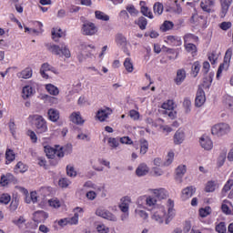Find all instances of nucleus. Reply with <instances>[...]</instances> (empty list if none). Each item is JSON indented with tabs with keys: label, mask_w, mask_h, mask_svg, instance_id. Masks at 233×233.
<instances>
[{
	"label": "nucleus",
	"mask_w": 233,
	"mask_h": 233,
	"mask_svg": "<svg viewBox=\"0 0 233 233\" xmlns=\"http://www.w3.org/2000/svg\"><path fill=\"white\" fill-rule=\"evenodd\" d=\"M44 150L48 159H53L50 161L51 165H57V163H59V159H61V157H65V147H59V146H56V148H54L50 146H46L44 147Z\"/></svg>",
	"instance_id": "obj_1"
},
{
	"label": "nucleus",
	"mask_w": 233,
	"mask_h": 233,
	"mask_svg": "<svg viewBox=\"0 0 233 233\" xmlns=\"http://www.w3.org/2000/svg\"><path fill=\"white\" fill-rule=\"evenodd\" d=\"M33 121L36 134H45V132H48V125L43 116L34 115Z\"/></svg>",
	"instance_id": "obj_2"
},
{
	"label": "nucleus",
	"mask_w": 233,
	"mask_h": 233,
	"mask_svg": "<svg viewBox=\"0 0 233 233\" xmlns=\"http://www.w3.org/2000/svg\"><path fill=\"white\" fill-rule=\"evenodd\" d=\"M48 51L51 52V54H54L55 56H64L67 59L70 58V49H68V46L66 45H62L61 46L57 45H51L48 46Z\"/></svg>",
	"instance_id": "obj_3"
},
{
	"label": "nucleus",
	"mask_w": 233,
	"mask_h": 233,
	"mask_svg": "<svg viewBox=\"0 0 233 233\" xmlns=\"http://www.w3.org/2000/svg\"><path fill=\"white\" fill-rule=\"evenodd\" d=\"M83 35H96L99 32V27L94 22L86 20L81 28Z\"/></svg>",
	"instance_id": "obj_4"
},
{
	"label": "nucleus",
	"mask_w": 233,
	"mask_h": 233,
	"mask_svg": "<svg viewBox=\"0 0 233 233\" xmlns=\"http://www.w3.org/2000/svg\"><path fill=\"white\" fill-rule=\"evenodd\" d=\"M232 47L228 48V50L225 53L224 56V62L220 64L218 72H217V77H219L221 74H223V70H228V66H230V60L232 59Z\"/></svg>",
	"instance_id": "obj_5"
},
{
	"label": "nucleus",
	"mask_w": 233,
	"mask_h": 233,
	"mask_svg": "<svg viewBox=\"0 0 233 233\" xmlns=\"http://www.w3.org/2000/svg\"><path fill=\"white\" fill-rule=\"evenodd\" d=\"M228 132H230V126L227 123L217 124L211 128L213 136H225Z\"/></svg>",
	"instance_id": "obj_6"
},
{
	"label": "nucleus",
	"mask_w": 233,
	"mask_h": 233,
	"mask_svg": "<svg viewBox=\"0 0 233 233\" xmlns=\"http://www.w3.org/2000/svg\"><path fill=\"white\" fill-rule=\"evenodd\" d=\"M96 215L98 216L99 218H103L104 219H107V221H117V218L115 217L114 214L101 208L96 210Z\"/></svg>",
	"instance_id": "obj_7"
},
{
	"label": "nucleus",
	"mask_w": 233,
	"mask_h": 233,
	"mask_svg": "<svg viewBox=\"0 0 233 233\" xmlns=\"http://www.w3.org/2000/svg\"><path fill=\"white\" fill-rule=\"evenodd\" d=\"M46 72H53V74H59V72H57V69H56V67L52 66L48 63H44V64H42L41 68H40V76L44 79H48V77H49L48 74H46Z\"/></svg>",
	"instance_id": "obj_8"
},
{
	"label": "nucleus",
	"mask_w": 233,
	"mask_h": 233,
	"mask_svg": "<svg viewBox=\"0 0 233 233\" xmlns=\"http://www.w3.org/2000/svg\"><path fill=\"white\" fill-rule=\"evenodd\" d=\"M190 23L195 26H205L207 25V17L195 13L190 18Z\"/></svg>",
	"instance_id": "obj_9"
},
{
	"label": "nucleus",
	"mask_w": 233,
	"mask_h": 233,
	"mask_svg": "<svg viewBox=\"0 0 233 233\" xmlns=\"http://www.w3.org/2000/svg\"><path fill=\"white\" fill-rule=\"evenodd\" d=\"M165 216H167V210H165V207L161 206L155 208L152 219L157 221V223H163V218H165Z\"/></svg>",
	"instance_id": "obj_10"
},
{
	"label": "nucleus",
	"mask_w": 233,
	"mask_h": 233,
	"mask_svg": "<svg viewBox=\"0 0 233 233\" xmlns=\"http://www.w3.org/2000/svg\"><path fill=\"white\" fill-rule=\"evenodd\" d=\"M207 101V97L205 96V91L203 88L198 87L197 91V96L195 98V106H203L205 105V102Z\"/></svg>",
	"instance_id": "obj_11"
},
{
	"label": "nucleus",
	"mask_w": 233,
	"mask_h": 233,
	"mask_svg": "<svg viewBox=\"0 0 233 233\" xmlns=\"http://www.w3.org/2000/svg\"><path fill=\"white\" fill-rule=\"evenodd\" d=\"M108 116H112V110L109 107H106L104 109H99L96 112V117L98 119V121L103 123L108 119Z\"/></svg>",
	"instance_id": "obj_12"
},
{
	"label": "nucleus",
	"mask_w": 233,
	"mask_h": 233,
	"mask_svg": "<svg viewBox=\"0 0 233 233\" xmlns=\"http://www.w3.org/2000/svg\"><path fill=\"white\" fill-rule=\"evenodd\" d=\"M74 216L72 218H67V225H77L79 223V214H83L85 210L82 208L76 207L74 208Z\"/></svg>",
	"instance_id": "obj_13"
},
{
	"label": "nucleus",
	"mask_w": 233,
	"mask_h": 233,
	"mask_svg": "<svg viewBox=\"0 0 233 233\" xmlns=\"http://www.w3.org/2000/svg\"><path fill=\"white\" fill-rule=\"evenodd\" d=\"M194 194H196V187L192 186L187 187L186 188L182 189V193H181L182 201H187V199H190V198H192Z\"/></svg>",
	"instance_id": "obj_14"
},
{
	"label": "nucleus",
	"mask_w": 233,
	"mask_h": 233,
	"mask_svg": "<svg viewBox=\"0 0 233 233\" xmlns=\"http://www.w3.org/2000/svg\"><path fill=\"white\" fill-rule=\"evenodd\" d=\"M165 43L170 45V46H181V37L177 35H167L166 37Z\"/></svg>",
	"instance_id": "obj_15"
},
{
	"label": "nucleus",
	"mask_w": 233,
	"mask_h": 233,
	"mask_svg": "<svg viewBox=\"0 0 233 233\" xmlns=\"http://www.w3.org/2000/svg\"><path fill=\"white\" fill-rule=\"evenodd\" d=\"M216 5V0H202L200 2V7L203 12H207V14H210L212 12V6Z\"/></svg>",
	"instance_id": "obj_16"
},
{
	"label": "nucleus",
	"mask_w": 233,
	"mask_h": 233,
	"mask_svg": "<svg viewBox=\"0 0 233 233\" xmlns=\"http://www.w3.org/2000/svg\"><path fill=\"white\" fill-rule=\"evenodd\" d=\"M48 219V214L43 210L35 211L34 213L35 223H43Z\"/></svg>",
	"instance_id": "obj_17"
},
{
	"label": "nucleus",
	"mask_w": 233,
	"mask_h": 233,
	"mask_svg": "<svg viewBox=\"0 0 233 233\" xmlns=\"http://www.w3.org/2000/svg\"><path fill=\"white\" fill-rule=\"evenodd\" d=\"M130 203H131L130 197H123L121 198V203L119 205V208L121 212H123L124 214H127L128 208L130 207Z\"/></svg>",
	"instance_id": "obj_18"
},
{
	"label": "nucleus",
	"mask_w": 233,
	"mask_h": 233,
	"mask_svg": "<svg viewBox=\"0 0 233 233\" xmlns=\"http://www.w3.org/2000/svg\"><path fill=\"white\" fill-rule=\"evenodd\" d=\"M15 179V177L12 175V173H6L5 175H2L0 178V185L2 187H6L7 185H10Z\"/></svg>",
	"instance_id": "obj_19"
},
{
	"label": "nucleus",
	"mask_w": 233,
	"mask_h": 233,
	"mask_svg": "<svg viewBox=\"0 0 233 233\" xmlns=\"http://www.w3.org/2000/svg\"><path fill=\"white\" fill-rule=\"evenodd\" d=\"M69 121L75 125H83L85 123L80 112H73L69 116Z\"/></svg>",
	"instance_id": "obj_20"
},
{
	"label": "nucleus",
	"mask_w": 233,
	"mask_h": 233,
	"mask_svg": "<svg viewBox=\"0 0 233 233\" xmlns=\"http://www.w3.org/2000/svg\"><path fill=\"white\" fill-rule=\"evenodd\" d=\"M200 145L204 150H212L214 144L212 143V140L208 138V137H201L200 138Z\"/></svg>",
	"instance_id": "obj_21"
},
{
	"label": "nucleus",
	"mask_w": 233,
	"mask_h": 233,
	"mask_svg": "<svg viewBox=\"0 0 233 233\" xmlns=\"http://www.w3.org/2000/svg\"><path fill=\"white\" fill-rule=\"evenodd\" d=\"M229 206L232 207V202L228 199L223 200L221 210L223 214H226V216H232V209H230Z\"/></svg>",
	"instance_id": "obj_22"
},
{
	"label": "nucleus",
	"mask_w": 233,
	"mask_h": 233,
	"mask_svg": "<svg viewBox=\"0 0 233 233\" xmlns=\"http://www.w3.org/2000/svg\"><path fill=\"white\" fill-rule=\"evenodd\" d=\"M47 115L49 121H52L53 123H56V121H59V110L50 108L48 109Z\"/></svg>",
	"instance_id": "obj_23"
},
{
	"label": "nucleus",
	"mask_w": 233,
	"mask_h": 233,
	"mask_svg": "<svg viewBox=\"0 0 233 233\" xmlns=\"http://www.w3.org/2000/svg\"><path fill=\"white\" fill-rule=\"evenodd\" d=\"M33 74H34V71L31 69V67H25L24 70L18 73L17 76L20 79H30Z\"/></svg>",
	"instance_id": "obj_24"
},
{
	"label": "nucleus",
	"mask_w": 233,
	"mask_h": 233,
	"mask_svg": "<svg viewBox=\"0 0 233 233\" xmlns=\"http://www.w3.org/2000/svg\"><path fill=\"white\" fill-rule=\"evenodd\" d=\"M184 47L187 54H191L192 57L198 56V46L194 44H184Z\"/></svg>",
	"instance_id": "obj_25"
},
{
	"label": "nucleus",
	"mask_w": 233,
	"mask_h": 233,
	"mask_svg": "<svg viewBox=\"0 0 233 233\" xmlns=\"http://www.w3.org/2000/svg\"><path fill=\"white\" fill-rule=\"evenodd\" d=\"M15 161V153L14 150L7 148L5 150V165H10Z\"/></svg>",
	"instance_id": "obj_26"
},
{
	"label": "nucleus",
	"mask_w": 233,
	"mask_h": 233,
	"mask_svg": "<svg viewBox=\"0 0 233 233\" xmlns=\"http://www.w3.org/2000/svg\"><path fill=\"white\" fill-rule=\"evenodd\" d=\"M115 42L117 45V46H127V41L125 35L121 33H118L115 36Z\"/></svg>",
	"instance_id": "obj_27"
},
{
	"label": "nucleus",
	"mask_w": 233,
	"mask_h": 233,
	"mask_svg": "<svg viewBox=\"0 0 233 233\" xmlns=\"http://www.w3.org/2000/svg\"><path fill=\"white\" fill-rule=\"evenodd\" d=\"M88 48H91V50H94L96 49V46L94 45H86V44L81 45V52L83 56H86V57H90V56H92V51L88 50Z\"/></svg>",
	"instance_id": "obj_28"
},
{
	"label": "nucleus",
	"mask_w": 233,
	"mask_h": 233,
	"mask_svg": "<svg viewBox=\"0 0 233 233\" xmlns=\"http://www.w3.org/2000/svg\"><path fill=\"white\" fill-rule=\"evenodd\" d=\"M198 41H199V37L196 36L194 34L188 33L184 35V45L198 43Z\"/></svg>",
	"instance_id": "obj_29"
},
{
	"label": "nucleus",
	"mask_w": 233,
	"mask_h": 233,
	"mask_svg": "<svg viewBox=\"0 0 233 233\" xmlns=\"http://www.w3.org/2000/svg\"><path fill=\"white\" fill-rule=\"evenodd\" d=\"M185 141V132L177 130L174 135V143L175 145H181Z\"/></svg>",
	"instance_id": "obj_30"
},
{
	"label": "nucleus",
	"mask_w": 233,
	"mask_h": 233,
	"mask_svg": "<svg viewBox=\"0 0 233 233\" xmlns=\"http://www.w3.org/2000/svg\"><path fill=\"white\" fill-rule=\"evenodd\" d=\"M187 77V72H185L184 69H179L177 72V77L175 79L176 85H181L185 81V78Z\"/></svg>",
	"instance_id": "obj_31"
},
{
	"label": "nucleus",
	"mask_w": 233,
	"mask_h": 233,
	"mask_svg": "<svg viewBox=\"0 0 233 233\" xmlns=\"http://www.w3.org/2000/svg\"><path fill=\"white\" fill-rule=\"evenodd\" d=\"M147 172H148V166H147V164H140L136 170V174L139 177H141L142 176H147Z\"/></svg>",
	"instance_id": "obj_32"
},
{
	"label": "nucleus",
	"mask_w": 233,
	"mask_h": 233,
	"mask_svg": "<svg viewBox=\"0 0 233 233\" xmlns=\"http://www.w3.org/2000/svg\"><path fill=\"white\" fill-rule=\"evenodd\" d=\"M223 105L225 107L228 108V110H232L233 112V96H225L223 99Z\"/></svg>",
	"instance_id": "obj_33"
},
{
	"label": "nucleus",
	"mask_w": 233,
	"mask_h": 233,
	"mask_svg": "<svg viewBox=\"0 0 233 233\" xmlns=\"http://www.w3.org/2000/svg\"><path fill=\"white\" fill-rule=\"evenodd\" d=\"M219 2L222 14H227V12H228V9L230 8V5H232V0H219Z\"/></svg>",
	"instance_id": "obj_34"
},
{
	"label": "nucleus",
	"mask_w": 233,
	"mask_h": 233,
	"mask_svg": "<svg viewBox=\"0 0 233 233\" xmlns=\"http://www.w3.org/2000/svg\"><path fill=\"white\" fill-rule=\"evenodd\" d=\"M46 90L51 96H59V88H57V86H54L52 84L46 85Z\"/></svg>",
	"instance_id": "obj_35"
},
{
	"label": "nucleus",
	"mask_w": 233,
	"mask_h": 233,
	"mask_svg": "<svg viewBox=\"0 0 233 233\" xmlns=\"http://www.w3.org/2000/svg\"><path fill=\"white\" fill-rule=\"evenodd\" d=\"M153 194H155L157 199H165L167 196L165 188L153 189Z\"/></svg>",
	"instance_id": "obj_36"
},
{
	"label": "nucleus",
	"mask_w": 233,
	"mask_h": 233,
	"mask_svg": "<svg viewBox=\"0 0 233 233\" xmlns=\"http://www.w3.org/2000/svg\"><path fill=\"white\" fill-rule=\"evenodd\" d=\"M95 17L98 21H110V16L103 11H95Z\"/></svg>",
	"instance_id": "obj_37"
},
{
	"label": "nucleus",
	"mask_w": 233,
	"mask_h": 233,
	"mask_svg": "<svg viewBox=\"0 0 233 233\" xmlns=\"http://www.w3.org/2000/svg\"><path fill=\"white\" fill-rule=\"evenodd\" d=\"M163 10H165V7L163 6V4L161 2H156L153 5V11L156 15H161L163 14Z\"/></svg>",
	"instance_id": "obj_38"
},
{
	"label": "nucleus",
	"mask_w": 233,
	"mask_h": 233,
	"mask_svg": "<svg viewBox=\"0 0 233 233\" xmlns=\"http://www.w3.org/2000/svg\"><path fill=\"white\" fill-rule=\"evenodd\" d=\"M199 70H201V63H199V61L194 62L191 67V74L193 77H198V74H199Z\"/></svg>",
	"instance_id": "obj_39"
},
{
	"label": "nucleus",
	"mask_w": 233,
	"mask_h": 233,
	"mask_svg": "<svg viewBox=\"0 0 233 233\" xmlns=\"http://www.w3.org/2000/svg\"><path fill=\"white\" fill-rule=\"evenodd\" d=\"M216 187H218V183L215 180H209L206 184L205 191L206 192H215Z\"/></svg>",
	"instance_id": "obj_40"
},
{
	"label": "nucleus",
	"mask_w": 233,
	"mask_h": 233,
	"mask_svg": "<svg viewBox=\"0 0 233 233\" xmlns=\"http://www.w3.org/2000/svg\"><path fill=\"white\" fill-rule=\"evenodd\" d=\"M124 66L129 74H132L134 72V64L132 63V59L130 57H127L124 61Z\"/></svg>",
	"instance_id": "obj_41"
},
{
	"label": "nucleus",
	"mask_w": 233,
	"mask_h": 233,
	"mask_svg": "<svg viewBox=\"0 0 233 233\" xmlns=\"http://www.w3.org/2000/svg\"><path fill=\"white\" fill-rule=\"evenodd\" d=\"M187 173V166H178L176 169V179H181L183 176Z\"/></svg>",
	"instance_id": "obj_42"
},
{
	"label": "nucleus",
	"mask_w": 233,
	"mask_h": 233,
	"mask_svg": "<svg viewBox=\"0 0 233 233\" xmlns=\"http://www.w3.org/2000/svg\"><path fill=\"white\" fill-rule=\"evenodd\" d=\"M136 24L140 28V30H146L147 25H148V21L147 20V18H145V16H140Z\"/></svg>",
	"instance_id": "obj_43"
},
{
	"label": "nucleus",
	"mask_w": 233,
	"mask_h": 233,
	"mask_svg": "<svg viewBox=\"0 0 233 233\" xmlns=\"http://www.w3.org/2000/svg\"><path fill=\"white\" fill-rule=\"evenodd\" d=\"M232 187H233V179L228 178L225 183L224 187H222V190H221L222 194H227V192H230V190H232Z\"/></svg>",
	"instance_id": "obj_44"
},
{
	"label": "nucleus",
	"mask_w": 233,
	"mask_h": 233,
	"mask_svg": "<svg viewBox=\"0 0 233 233\" xmlns=\"http://www.w3.org/2000/svg\"><path fill=\"white\" fill-rule=\"evenodd\" d=\"M167 207L168 219H172L174 218V201L172 199L167 200Z\"/></svg>",
	"instance_id": "obj_45"
},
{
	"label": "nucleus",
	"mask_w": 233,
	"mask_h": 233,
	"mask_svg": "<svg viewBox=\"0 0 233 233\" xmlns=\"http://www.w3.org/2000/svg\"><path fill=\"white\" fill-rule=\"evenodd\" d=\"M33 90L34 89H32V86H24L23 91H22L23 98L24 99H28V97H30V96H32Z\"/></svg>",
	"instance_id": "obj_46"
},
{
	"label": "nucleus",
	"mask_w": 233,
	"mask_h": 233,
	"mask_svg": "<svg viewBox=\"0 0 233 233\" xmlns=\"http://www.w3.org/2000/svg\"><path fill=\"white\" fill-rule=\"evenodd\" d=\"M15 170L23 174L28 170V166L20 161L16 164Z\"/></svg>",
	"instance_id": "obj_47"
},
{
	"label": "nucleus",
	"mask_w": 233,
	"mask_h": 233,
	"mask_svg": "<svg viewBox=\"0 0 233 233\" xmlns=\"http://www.w3.org/2000/svg\"><path fill=\"white\" fill-rule=\"evenodd\" d=\"M172 28H174V23L166 20L161 25L160 30H162V32H168V30H172Z\"/></svg>",
	"instance_id": "obj_48"
},
{
	"label": "nucleus",
	"mask_w": 233,
	"mask_h": 233,
	"mask_svg": "<svg viewBox=\"0 0 233 233\" xmlns=\"http://www.w3.org/2000/svg\"><path fill=\"white\" fill-rule=\"evenodd\" d=\"M212 214V208L210 207L201 208L199 209V216L200 218H207Z\"/></svg>",
	"instance_id": "obj_49"
},
{
	"label": "nucleus",
	"mask_w": 233,
	"mask_h": 233,
	"mask_svg": "<svg viewBox=\"0 0 233 233\" xmlns=\"http://www.w3.org/2000/svg\"><path fill=\"white\" fill-rule=\"evenodd\" d=\"M148 152V141L143 139L140 140V154L145 156Z\"/></svg>",
	"instance_id": "obj_50"
},
{
	"label": "nucleus",
	"mask_w": 233,
	"mask_h": 233,
	"mask_svg": "<svg viewBox=\"0 0 233 233\" xmlns=\"http://www.w3.org/2000/svg\"><path fill=\"white\" fill-rule=\"evenodd\" d=\"M51 34H52V39H54V41H57L56 39H58L59 37H63V30L61 28L59 29L53 28L51 31Z\"/></svg>",
	"instance_id": "obj_51"
},
{
	"label": "nucleus",
	"mask_w": 233,
	"mask_h": 233,
	"mask_svg": "<svg viewBox=\"0 0 233 233\" xmlns=\"http://www.w3.org/2000/svg\"><path fill=\"white\" fill-rule=\"evenodd\" d=\"M12 199V197L8 193H4L0 196V204L8 205Z\"/></svg>",
	"instance_id": "obj_52"
},
{
	"label": "nucleus",
	"mask_w": 233,
	"mask_h": 233,
	"mask_svg": "<svg viewBox=\"0 0 233 233\" xmlns=\"http://www.w3.org/2000/svg\"><path fill=\"white\" fill-rule=\"evenodd\" d=\"M215 230L218 233H227V224L225 222H219L216 225Z\"/></svg>",
	"instance_id": "obj_53"
},
{
	"label": "nucleus",
	"mask_w": 233,
	"mask_h": 233,
	"mask_svg": "<svg viewBox=\"0 0 233 233\" xmlns=\"http://www.w3.org/2000/svg\"><path fill=\"white\" fill-rule=\"evenodd\" d=\"M48 205L52 208H61V201L58 198H51L48 200Z\"/></svg>",
	"instance_id": "obj_54"
},
{
	"label": "nucleus",
	"mask_w": 233,
	"mask_h": 233,
	"mask_svg": "<svg viewBox=\"0 0 233 233\" xmlns=\"http://www.w3.org/2000/svg\"><path fill=\"white\" fill-rule=\"evenodd\" d=\"M107 145H109V147L112 148H117V147H119V138L109 137L107 139Z\"/></svg>",
	"instance_id": "obj_55"
},
{
	"label": "nucleus",
	"mask_w": 233,
	"mask_h": 233,
	"mask_svg": "<svg viewBox=\"0 0 233 233\" xmlns=\"http://www.w3.org/2000/svg\"><path fill=\"white\" fill-rule=\"evenodd\" d=\"M135 214L136 216H137V218H141L142 219H144V221H147V219H148V213H147V211L145 210L136 209Z\"/></svg>",
	"instance_id": "obj_56"
},
{
	"label": "nucleus",
	"mask_w": 233,
	"mask_h": 233,
	"mask_svg": "<svg viewBox=\"0 0 233 233\" xmlns=\"http://www.w3.org/2000/svg\"><path fill=\"white\" fill-rule=\"evenodd\" d=\"M141 14L145 15V17H148L149 19H154V15L152 14V11L148 9L147 6L141 7Z\"/></svg>",
	"instance_id": "obj_57"
},
{
	"label": "nucleus",
	"mask_w": 233,
	"mask_h": 233,
	"mask_svg": "<svg viewBox=\"0 0 233 233\" xmlns=\"http://www.w3.org/2000/svg\"><path fill=\"white\" fill-rule=\"evenodd\" d=\"M164 110H174V100H167L162 104Z\"/></svg>",
	"instance_id": "obj_58"
},
{
	"label": "nucleus",
	"mask_w": 233,
	"mask_h": 233,
	"mask_svg": "<svg viewBox=\"0 0 233 233\" xmlns=\"http://www.w3.org/2000/svg\"><path fill=\"white\" fill-rule=\"evenodd\" d=\"M208 60L210 61L211 65H216L218 63V54L216 51H212L208 55Z\"/></svg>",
	"instance_id": "obj_59"
},
{
	"label": "nucleus",
	"mask_w": 233,
	"mask_h": 233,
	"mask_svg": "<svg viewBox=\"0 0 233 233\" xmlns=\"http://www.w3.org/2000/svg\"><path fill=\"white\" fill-rule=\"evenodd\" d=\"M68 185H70V180H68V178L62 177L58 180V186L61 188H66L68 187Z\"/></svg>",
	"instance_id": "obj_60"
},
{
	"label": "nucleus",
	"mask_w": 233,
	"mask_h": 233,
	"mask_svg": "<svg viewBox=\"0 0 233 233\" xmlns=\"http://www.w3.org/2000/svg\"><path fill=\"white\" fill-rule=\"evenodd\" d=\"M119 141L122 145H134V141L130 137H122L119 138Z\"/></svg>",
	"instance_id": "obj_61"
},
{
	"label": "nucleus",
	"mask_w": 233,
	"mask_h": 233,
	"mask_svg": "<svg viewBox=\"0 0 233 233\" xmlns=\"http://www.w3.org/2000/svg\"><path fill=\"white\" fill-rule=\"evenodd\" d=\"M183 106L184 108H186L187 113L190 112V107L192 106V101L189 100L188 97H186L183 102Z\"/></svg>",
	"instance_id": "obj_62"
},
{
	"label": "nucleus",
	"mask_w": 233,
	"mask_h": 233,
	"mask_svg": "<svg viewBox=\"0 0 233 233\" xmlns=\"http://www.w3.org/2000/svg\"><path fill=\"white\" fill-rule=\"evenodd\" d=\"M174 161V152H168L167 160L164 163L165 167H168V165H172V162Z\"/></svg>",
	"instance_id": "obj_63"
},
{
	"label": "nucleus",
	"mask_w": 233,
	"mask_h": 233,
	"mask_svg": "<svg viewBox=\"0 0 233 233\" xmlns=\"http://www.w3.org/2000/svg\"><path fill=\"white\" fill-rule=\"evenodd\" d=\"M96 230L99 233H108V232H110V229L108 228H106V226H105V224L98 225L96 227Z\"/></svg>",
	"instance_id": "obj_64"
}]
</instances>
